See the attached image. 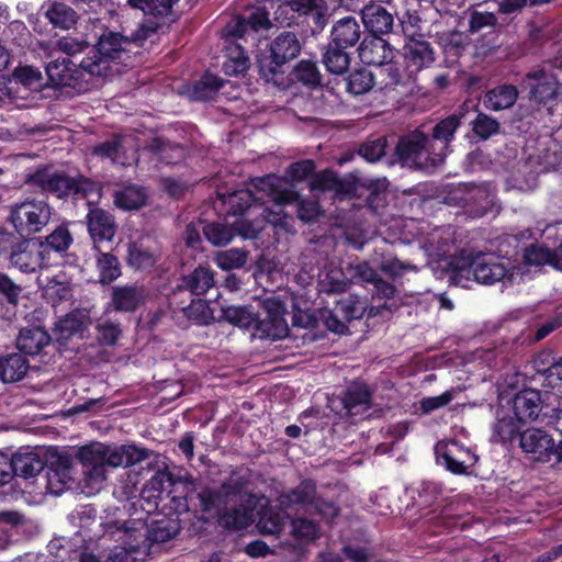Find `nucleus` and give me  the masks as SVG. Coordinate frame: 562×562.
<instances>
[{
	"mask_svg": "<svg viewBox=\"0 0 562 562\" xmlns=\"http://www.w3.org/2000/svg\"><path fill=\"white\" fill-rule=\"evenodd\" d=\"M21 292V285L15 283L7 273L0 272V296L5 303L13 306L18 305Z\"/></svg>",
	"mask_w": 562,
	"mask_h": 562,
	"instance_id": "774afa93",
	"label": "nucleus"
},
{
	"mask_svg": "<svg viewBox=\"0 0 562 562\" xmlns=\"http://www.w3.org/2000/svg\"><path fill=\"white\" fill-rule=\"evenodd\" d=\"M245 490L246 481L241 477L225 480L217 487L202 486L194 499L203 512L214 514L217 527L237 532L254 522V506L243 499Z\"/></svg>",
	"mask_w": 562,
	"mask_h": 562,
	"instance_id": "f257e3e1",
	"label": "nucleus"
},
{
	"mask_svg": "<svg viewBox=\"0 0 562 562\" xmlns=\"http://www.w3.org/2000/svg\"><path fill=\"white\" fill-rule=\"evenodd\" d=\"M318 317L324 326L331 333L345 335L349 331L348 325H345L339 313H336V306L322 307L318 310Z\"/></svg>",
	"mask_w": 562,
	"mask_h": 562,
	"instance_id": "052dcab7",
	"label": "nucleus"
},
{
	"mask_svg": "<svg viewBox=\"0 0 562 562\" xmlns=\"http://www.w3.org/2000/svg\"><path fill=\"white\" fill-rule=\"evenodd\" d=\"M519 92L516 86L510 83L498 85L484 94L483 104L490 111L510 109L518 100Z\"/></svg>",
	"mask_w": 562,
	"mask_h": 562,
	"instance_id": "473e14b6",
	"label": "nucleus"
},
{
	"mask_svg": "<svg viewBox=\"0 0 562 562\" xmlns=\"http://www.w3.org/2000/svg\"><path fill=\"white\" fill-rule=\"evenodd\" d=\"M248 255L249 252L243 248L221 250L215 254L214 262L224 271L240 269L246 265Z\"/></svg>",
	"mask_w": 562,
	"mask_h": 562,
	"instance_id": "5fc2aeb1",
	"label": "nucleus"
},
{
	"mask_svg": "<svg viewBox=\"0 0 562 562\" xmlns=\"http://www.w3.org/2000/svg\"><path fill=\"white\" fill-rule=\"evenodd\" d=\"M536 378L543 387L557 389L562 386V356L552 349H543L532 359Z\"/></svg>",
	"mask_w": 562,
	"mask_h": 562,
	"instance_id": "6ab92c4d",
	"label": "nucleus"
},
{
	"mask_svg": "<svg viewBox=\"0 0 562 562\" xmlns=\"http://www.w3.org/2000/svg\"><path fill=\"white\" fill-rule=\"evenodd\" d=\"M72 241L74 238L68 227L59 225L45 237L44 241L38 240V244L41 245V249L44 251V255L49 250L64 254L69 249Z\"/></svg>",
	"mask_w": 562,
	"mask_h": 562,
	"instance_id": "8fccbe9b",
	"label": "nucleus"
},
{
	"mask_svg": "<svg viewBox=\"0 0 562 562\" xmlns=\"http://www.w3.org/2000/svg\"><path fill=\"white\" fill-rule=\"evenodd\" d=\"M373 392L363 381H352L340 395L329 400V407L340 416L357 417L372 408Z\"/></svg>",
	"mask_w": 562,
	"mask_h": 562,
	"instance_id": "ddd939ff",
	"label": "nucleus"
},
{
	"mask_svg": "<svg viewBox=\"0 0 562 562\" xmlns=\"http://www.w3.org/2000/svg\"><path fill=\"white\" fill-rule=\"evenodd\" d=\"M224 83L225 80L221 77L206 71L192 85L189 95L194 101L212 100Z\"/></svg>",
	"mask_w": 562,
	"mask_h": 562,
	"instance_id": "37998d69",
	"label": "nucleus"
},
{
	"mask_svg": "<svg viewBox=\"0 0 562 562\" xmlns=\"http://www.w3.org/2000/svg\"><path fill=\"white\" fill-rule=\"evenodd\" d=\"M322 61L329 74L345 76L349 71L351 57L346 48L328 43L322 55Z\"/></svg>",
	"mask_w": 562,
	"mask_h": 562,
	"instance_id": "ea45409f",
	"label": "nucleus"
},
{
	"mask_svg": "<svg viewBox=\"0 0 562 562\" xmlns=\"http://www.w3.org/2000/svg\"><path fill=\"white\" fill-rule=\"evenodd\" d=\"M518 447L526 454H532L538 462L549 463L552 461L553 437L543 428L527 426Z\"/></svg>",
	"mask_w": 562,
	"mask_h": 562,
	"instance_id": "aec40b11",
	"label": "nucleus"
},
{
	"mask_svg": "<svg viewBox=\"0 0 562 562\" xmlns=\"http://www.w3.org/2000/svg\"><path fill=\"white\" fill-rule=\"evenodd\" d=\"M223 205L226 206L227 214L238 216L250 212L252 209H261L263 200L255 196L252 191L248 189L237 190L225 194H220Z\"/></svg>",
	"mask_w": 562,
	"mask_h": 562,
	"instance_id": "2f4dec72",
	"label": "nucleus"
},
{
	"mask_svg": "<svg viewBox=\"0 0 562 562\" xmlns=\"http://www.w3.org/2000/svg\"><path fill=\"white\" fill-rule=\"evenodd\" d=\"M132 42L119 32H104L97 43L90 48L87 56L82 57V67L90 78L106 74L110 61L120 59L122 53L128 50Z\"/></svg>",
	"mask_w": 562,
	"mask_h": 562,
	"instance_id": "423d86ee",
	"label": "nucleus"
},
{
	"mask_svg": "<svg viewBox=\"0 0 562 562\" xmlns=\"http://www.w3.org/2000/svg\"><path fill=\"white\" fill-rule=\"evenodd\" d=\"M250 67V60L247 52L240 44L227 47V54L222 69L226 76H238L245 74Z\"/></svg>",
	"mask_w": 562,
	"mask_h": 562,
	"instance_id": "de8ad7c7",
	"label": "nucleus"
},
{
	"mask_svg": "<svg viewBox=\"0 0 562 562\" xmlns=\"http://www.w3.org/2000/svg\"><path fill=\"white\" fill-rule=\"evenodd\" d=\"M265 317L258 314L256 331L261 338L282 339L289 334V326L285 319V303L278 297H270L263 301Z\"/></svg>",
	"mask_w": 562,
	"mask_h": 562,
	"instance_id": "dca6fc26",
	"label": "nucleus"
},
{
	"mask_svg": "<svg viewBox=\"0 0 562 562\" xmlns=\"http://www.w3.org/2000/svg\"><path fill=\"white\" fill-rule=\"evenodd\" d=\"M221 319L239 328L248 329L254 327L256 329L258 313L251 305L222 306Z\"/></svg>",
	"mask_w": 562,
	"mask_h": 562,
	"instance_id": "58836bf2",
	"label": "nucleus"
},
{
	"mask_svg": "<svg viewBox=\"0 0 562 562\" xmlns=\"http://www.w3.org/2000/svg\"><path fill=\"white\" fill-rule=\"evenodd\" d=\"M30 368L29 360L20 353L0 357V380L3 383L21 381Z\"/></svg>",
	"mask_w": 562,
	"mask_h": 562,
	"instance_id": "4c0bfd02",
	"label": "nucleus"
},
{
	"mask_svg": "<svg viewBox=\"0 0 562 562\" xmlns=\"http://www.w3.org/2000/svg\"><path fill=\"white\" fill-rule=\"evenodd\" d=\"M361 20L369 35L389 34L394 25V19L381 4H367L361 10Z\"/></svg>",
	"mask_w": 562,
	"mask_h": 562,
	"instance_id": "bb28decb",
	"label": "nucleus"
},
{
	"mask_svg": "<svg viewBox=\"0 0 562 562\" xmlns=\"http://www.w3.org/2000/svg\"><path fill=\"white\" fill-rule=\"evenodd\" d=\"M286 83L274 85L279 89H286L294 83H302L308 88H316L321 86L322 75L315 61L310 59H302L293 67L286 70Z\"/></svg>",
	"mask_w": 562,
	"mask_h": 562,
	"instance_id": "cd10ccee",
	"label": "nucleus"
},
{
	"mask_svg": "<svg viewBox=\"0 0 562 562\" xmlns=\"http://www.w3.org/2000/svg\"><path fill=\"white\" fill-rule=\"evenodd\" d=\"M302 47L297 33L288 30L278 32L257 55L259 77L267 83L285 85L286 70L300 56Z\"/></svg>",
	"mask_w": 562,
	"mask_h": 562,
	"instance_id": "7ed1b4c3",
	"label": "nucleus"
},
{
	"mask_svg": "<svg viewBox=\"0 0 562 562\" xmlns=\"http://www.w3.org/2000/svg\"><path fill=\"white\" fill-rule=\"evenodd\" d=\"M357 50L360 60L364 65L378 66L381 75L387 74L390 79L384 82L383 88L396 86L400 82L398 69L390 64L393 58L392 48L381 35H366Z\"/></svg>",
	"mask_w": 562,
	"mask_h": 562,
	"instance_id": "9d476101",
	"label": "nucleus"
},
{
	"mask_svg": "<svg viewBox=\"0 0 562 562\" xmlns=\"http://www.w3.org/2000/svg\"><path fill=\"white\" fill-rule=\"evenodd\" d=\"M562 326V307H558L554 314L542 323L531 336L517 337L512 342H503L490 352L488 361H494L490 366L495 370H501L509 363H515L517 357L522 351V346L527 342L531 345L544 339L549 334Z\"/></svg>",
	"mask_w": 562,
	"mask_h": 562,
	"instance_id": "6e6552de",
	"label": "nucleus"
},
{
	"mask_svg": "<svg viewBox=\"0 0 562 562\" xmlns=\"http://www.w3.org/2000/svg\"><path fill=\"white\" fill-rule=\"evenodd\" d=\"M468 115L469 110L463 104L456 112L436 123L431 133H427V138L434 146L435 153L442 156V162L447 157L451 142L454 139L457 130L468 121Z\"/></svg>",
	"mask_w": 562,
	"mask_h": 562,
	"instance_id": "f3484780",
	"label": "nucleus"
},
{
	"mask_svg": "<svg viewBox=\"0 0 562 562\" xmlns=\"http://www.w3.org/2000/svg\"><path fill=\"white\" fill-rule=\"evenodd\" d=\"M359 179L349 173L340 178L333 169H324L315 175L308 181L311 192L333 193V196L339 200L352 199L357 195Z\"/></svg>",
	"mask_w": 562,
	"mask_h": 562,
	"instance_id": "4468645a",
	"label": "nucleus"
},
{
	"mask_svg": "<svg viewBox=\"0 0 562 562\" xmlns=\"http://www.w3.org/2000/svg\"><path fill=\"white\" fill-rule=\"evenodd\" d=\"M387 146L389 143L385 136L369 137L358 145L357 154L367 162L384 161L386 164Z\"/></svg>",
	"mask_w": 562,
	"mask_h": 562,
	"instance_id": "09e8293b",
	"label": "nucleus"
},
{
	"mask_svg": "<svg viewBox=\"0 0 562 562\" xmlns=\"http://www.w3.org/2000/svg\"><path fill=\"white\" fill-rule=\"evenodd\" d=\"M257 233L258 228L254 226V223L243 218L237 220L231 226L221 222H205L202 226L204 238L215 247L226 246L237 235L245 238H254Z\"/></svg>",
	"mask_w": 562,
	"mask_h": 562,
	"instance_id": "a211bd4d",
	"label": "nucleus"
},
{
	"mask_svg": "<svg viewBox=\"0 0 562 562\" xmlns=\"http://www.w3.org/2000/svg\"><path fill=\"white\" fill-rule=\"evenodd\" d=\"M25 182L58 199L70 195L87 198L89 192L92 191V182L88 178H71L65 172L52 171L49 167H40L27 173Z\"/></svg>",
	"mask_w": 562,
	"mask_h": 562,
	"instance_id": "39448f33",
	"label": "nucleus"
},
{
	"mask_svg": "<svg viewBox=\"0 0 562 562\" xmlns=\"http://www.w3.org/2000/svg\"><path fill=\"white\" fill-rule=\"evenodd\" d=\"M50 340V335L43 327L27 326L20 329L16 347L25 355L36 356L49 345Z\"/></svg>",
	"mask_w": 562,
	"mask_h": 562,
	"instance_id": "7c9ffc66",
	"label": "nucleus"
},
{
	"mask_svg": "<svg viewBox=\"0 0 562 562\" xmlns=\"http://www.w3.org/2000/svg\"><path fill=\"white\" fill-rule=\"evenodd\" d=\"M214 285V272L209 267L199 266L192 272L183 274L178 284L179 290L189 291L200 296L205 294Z\"/></svg>",
	"mask_w": 562,
	"mask_h": 562,
	"instance_id": "72a5a7b5",
	"label": "nucleus"
},
{
	"mask_svg": "<svg viewBox=\"0 0 562 562\" xmlns=\"http://www.w3.org/2000/svg\"><path fill=\"white\" fill-rule=\"evenodd\" d=\"M181 529L180 520L164 516L151 521L147 539L151 543H164L176 537Z\"/></svg>",
	"mask_w": 562,
	"mask_h": 562,
	"instance_id": "79ce46f5",
	"label": "nucleus"
},
{
	"mask_svg": "<svg viewBox=\"0 0 562 562\" xmlns=\"http://www.w3.org/2000/svg\"><path fill=\"white\" fill-rule=\"evenodd\" d=\"M98 340L102 346H114L117 344L122 329L120 324L106 321L97 325Z\"/></svg>",
	"mask_w": 562,
	"mask_h": 562,
	"instance_id": "338daca9",
	"label": "nucleus"
},
{
	"mask_svg": "<svg viewBox=\"0 0 562 562\" xmlns=\"http://www.w3.org/2000/svg\"><path fill=\"white\" fill-rule=\"evenodd\" d=\"M82 65V58L77 60L75 54L50 60L45 67L49 85L54 88H71L76 93L86 92L91 78Z\"/></svg>",
	"mask_w": 562,
	"mask_h": 562,
	"instance_id": "1a4fd4ad",
	"label": "nucleus"
},
{
	"mask_svg": "<svg viewBox=\"0 0 562 562\" xmlns=\"http://www.w3.org/2000/svg\"><path fill=\"white\" fill-rule=\"evenodd\" d=\"M181 484L183 485V496H172L171 501L175 503V508L178 512H193V517L190 520L187 530L190 536L199 538L209 537L217 527L213 513L203 512L198 505L194 496L202 487L201 482L193 476H187Z\"/></svg>",
	"mask_w": 562,
	"mask_h": 562,
	"instance_id": "0eeeda50",
	"label": "nucleus"
},
{
	"mask_svg": "<svg viewBox=\"0 0 562 562\" xmlns=\"http://www.w3.org/2000/svg\"><path fill=\"white\" fill-rule=\"evenodd\" d=\"M405 58L416 70L429 67L434 60V50L430 43L412 38L405 46Z\"/></svg>",
	"mask_w": 562,
	"mask_h": 562,
	"instance_id": "a18cd8bd",
	"label": "nucleus"
},
{
	"mask_svg": "<svg viewBox=\"0 0 562 562\" xmlns=\"http://www.w3.org/2000/svg\"><path fill=\"white\" fill-rule=\"evenodd\" d=\"M44 15L55 29L69 30L77 23L76 11L64 2H48L42 5Z\"/></svg>",
	"mask_w": 562,
	"mask_h": 562,
	"instance_id": "e433bc0d",
	"label": "nucleus"
},
{
	"mask_svg": "<svg viewBox=\"0 0 562 562\" xmlns=\"http://www.w3.org/2000/svg\"><path fill=\"white\" fill-rule=\"evenodd\" d=\"M442 164V156L435 153L427 138V133L415 130L402 135L393 151L386 158L387 166L400 165L416 170H430Z\"/></svg>",
	"mask_w": 562,
	"mask_h": 562,
	"instance_id": "20e7f679",
	"label": "nucleus"
},
{
	"mask_svg": "<svg viewBox=\"0 0 562 562\" xmlns=\"http://www.w3.org/2000/svg\"><path fill=\"white\" fill-rule=\"evenodd\" d=\"M160 258L158 249L148 239L138 238L127 244L126 265L136 271L150 270Z\"/></svg>",
	"mask_w": 562,
	"mask_h": 562,
	"instance_id": "a878e982",
	"label": "nucleus"
},
{
	"mask_svg": "<svg viewBox=\"0 0 562 562\" xmlns=\"http://www.w3.org/2000/svg\"><path fill=\"white\" fill-rule=\"evenodd\" d=\"M182 311L183 315L196 325H210L214 321L213 310L203 299H193Z\"/></svg>",
	"mask_w": 562,
	"mask_h": 562,
	"instance_id": "4d7b16f0",
	"label": "nucleus"
},
{
	"mask_svg": "<svg viewBox=\"0 0 562 562\" xmlns=\"http://www.w3.org/2000/svg\"><path fill=\"white\" fill-rule=\"evenodd\" d=\"M560 85L558 72L541 67L529 70L522 77V86L529 89V100L546 108L549 115L553 114L557 105Z\"/></svg>",
	"mask_w": 562,
	"mask_h": 562,
	"instance_id": "9b49d317",
	"label": "nucleus"
},
{
	"mask_svg": "<svg viewBox=\"0 0 562 562\" xmlns=\"http://www.w3.org/2000/svg\"><path fill=\"white\" fill-rule=\"evenodd\" d=\"M13 477L34 479L45 470V462L35 452H16L11 458Z\"/></svg>",
	"mask_w": 562,
	"mask_h": 562,
	"instance_id": "c9c22d12",
	"label": "nucleus"
},
{
	"mask_svg": "<svg viewBox=\"0 0 562 562\" xmlns=\"http://www.w3.org/2000/svg\"><path fill=\"white\" fill-rule=\"evenodd\" d=\"M362 35L361 26L353 16H345L335 22L330 31V42L342 48L355 47Z\"/></svg>",
	"mask_w": 562,
	"mask_h": 562,
	"instance_id": "c85d7f7f",
	"label": "nucleus"
},
{
	"mask_svg": "<svg viewBox=\"0 0 562 562\" xmlns=\"http://www.w3.org/2000/svg\"><path fill=\"white\" fill-rule=\"evenodd\" d=\"M346 91L352 95H361L369 92L375 86V75L361 66L348 71L344 76Z\"/></svg>",
	"mask_w": 562,
	"mask_h": 562,
	"instance_id": "a19ab883",
	"label": "nucleus"
},
{
	"mask_svg": "<svg viewBox=\"0 0 562 562\" xmlns=\"http://www.w3.org/2000/svg\"><path fill=\"white\" fill-rule=\"evenodd\" d=\"M145 301L146 290L137 282L114 285L111 289L110 304L115 312L134 313L145 304Z\"/></svg>",
	"mask_w": 562,
	"mask_h": 562,
	"instance_id": "5701e85b",
	"label": "nucleus"
},
{
	"mask_svg": "<svg viewBox=\"0 0 562 562\" xmlns=\"http://www.w3.org/2000/svg\"><path fill=\"white\" fill-rule=\"evenodd\" d=\"M465 123L472 126V133L480 140H487L501 132L499 122L483 112H477L474 119Z\"/></svg>",
	"mask_w": 562,
	"mask_h": 562,
	"instance_id": "603ef678",
	"label": "nucleus"
},
{
	"mask_svg": "<svg viewBox=\"0 0 562 562\" xmlns=\"http://www.w3.org/2000/svg\"><path fill=\"white\" fill-rule=\"evenodd\" d=\"M292 533L295 539L311 542L318 538V525L306 518H296L292 521Z\"/></svg>",
	"mask_w": 562,
	"mask_h": 562,
	"instance_id": "0e129e2a",
	"label": "nucleus"
},
{
	"mask_svg": "<svg viewBox=\"0 0 562 562\" xmlns=\"http://www.w3.org/2000/svg\"><path fill=\"white\" fill-rule=\"evenodd\" d=\"M543 402L541 392L533 389H524L515 394L512 402V413L526 426L537 420L542 412Z\"/></svg>",
	"mask_w": 562,
	"mask_h": 562,
	"instance_id": "393cba45",
	"label": "nucleus"
},
{
	"mask_svg": "<svg viewBox=\"0 0 562 562\" xmlns=\"http://www.w3.org/2000/svg\"><path fill=\"white\" fill-rule=\"evenodd\" d=\"M290 502L297 505H314L316 498V484L311 479H305L292 488L288 495Z\"/></svg>",
	"mask_w": 562,
	"mask_h": 562,
	"instance_id": "13d9d810",
	"label": "nucleus"
},
{
	"mask_svg": "<svg viewBox=\"0 0 562 562\" xmlns=\"http://www.w3.org/2000/svg\"><path fill=\"white\" fill-rule=\"evenodd\" d=\"M122 147V136L120 134H114L111 138L94 145L92 148V154L102 159L109 158L113 161H116L117 155Z\"/></svg>",
	"mask_w": 562,
	"mask_h": 562,
	"instance_id": "e2e57ef3",
	"label": "nucleus"
},
{
	"mask_svg": "<svg viewBox=\"0 0 562 562\" xmlns=\"http://www.w3.org/2000/svg\"><path fill=\"white\" fill-rule=\"evenodd\" d=\"M335 306L336 313H339L345 325L362 318L368 308L367 300L356 294L340 297L335 302Z\"/></svg>",
	"mask_w": 562,
	"mask_h": 562,
	"instance_id": "c03bdc74",
	"label": "nucleus"
},
{
	"mask_svg": "<svg viewBox=\"0 0 562 562\" xmlns=\"http://www.w3.org/2000/svg\"><path fill=\"white\" fill-rule=\"evenodd\" d=\"M94 249L98 281L102 285H110L122 276L121 261L111 251H102L98 246Z\"/></svg>",
	"mask_w": 562,
	"mask_h": 562,
	"instance_id": "f704fd0d",
	"label": "nucleus"
},
{
	"mask_svg": "<svg viewBox=\"0 0 562 562\" xmlns=\"http://www.w3.org/2000/svg\"><path fill=\"white\" fill-rule=\"evenodd\" d=\"M324 214L317 199L300 198L296 204L297 218L304 223H313Z\"/></svg>",
	"mask_w": 562,
	"mask_h": 562,
	"instance_id": "680f3d73",
	"label": "nucleus"
},
{
	"mask_svg": "<svg viewBox=\"0 0 562 562\" xmlns=\"http://www.w3.org/2000/svg\"><path fill=\"white\" fill-rule=\"evenodd\" d=\"M525 261L531 266L550 265L562 271V261L557 258L555 249L546 246L530 245L524 252Z\"/></svg>",
	"mask_w": 562,
	"mask_h": 562,
	"instance_id": "3c124183",
	"label": "nucleus"
},
{
	"mask_svg": "<svg viewBox=\"0 0 562 562\" xmlns=\"http://www.w3.org/2000/svg\"><path fill=\"white\" fill-rule=\"evenodd\" d=\"M434 452L436 463L456 475L467 474L468 468L477 461V457L457 440L438 441Z\"/></svg>",
	"mask_w": 562,
	"mask_h": 562,
	"instance_id": "2eb2a0df",
	"label": "nucleus"
},
{
	"mask_svg": "<svg viewBox=\"0 0 562 562\" xmlns=\"http://www.w3.org/2000/svg\"><path fill=\"white\" fill-rule=\"evenodd\" d=\"M69 519L75 527L80 529L79 532L90 530V526L97 519V509L90 504L81 505L69 515Z\"/></svg>",
	"mask_w": 562,
	"mask_h": 562,
	"instance_id": "69168bd1",
	"label": "nucleus"
},
{
	"mask_svg": "<svg viewBox=\"0 0 562 562\" xmlns=\"http://www.w3.org/2000/svg\"><path fill=\"white\" fill-rule=\"evenodd\" d=\"M86 329L83 315L80 312H70L58 321L55 327L57 340H68Z\"/></svg>",
	"mask_w": 562,
	"mask_h": 562,
	"instance_id": "864d4df0",
	"label": "nucleus"
},
{
	"mask_svg": "<svg viewBox=\"0 0 562 562\" xmlns=\"http://www.w3.org/2000/svg\"><path fill=\"white\" fill-rule=\"evenodd\" d=\"M526 427L514 413H498L491 427V442L508 447L518 446Z\"/></svg>",
	"mask_w": 562,
	"mask_h": 562,
	"instance_id": "4be33fe9",
	"label": "nucleus"
},
{
	"mask_svg": "<svg viewBox=\"0 0 562 562\" xmlns=\"http://www.w3.org/2000/svg\"><path fill=\"white\" fill-rule=\"evenodd\" d=\"M42 477L45 481V488L47 493L59 495L67 482L70 480V474L48 468L45 463L44 473Z\"/></svg>",
	"mask_w": 562,
	"mask_h": 562,
	"instance_id": "bf43d9fd",
	"label": "nucleus"
},
{
	"mask_svg": "<svg viewBox=\"0 0 562 562\" xmlns=\"http://www.w3.org/2000/svg\"><path fill=\"white\" fill-rule=\"evenodd\" d=\"M10 263L24 273L35 272L45 260L44 251L36 239H16L9 255Z\"/></svg>",
	"mask_w": 562,
	"mask_h": 562,
	"instance_id": "412c9836",
	"label": "nucleus"
},
{
	"mask_svg": "<svg viewBox=\"0 0 562 562\" xmlns=\"http://www.w3.org/2000/svg\"><path fill=\"white\" fill-rule=\"evenodd\" d=\"M88 233L94 244L111 241L117 231L114 215L101 207H90L86 216Z\"/></svg>",
	"mask_w": 562,
	"mask_h": 562,
	"instance_id": "b1692460",
	"label": "nucleus"
},
{
	"mask_svg": "<svg viewBox=\"0 0 562 562\" xmlns=\"http://www.w3.org/2000/svg\"><path fill=\"white\" fill-rule=\"evenodd\" d=\"M146 202L147 194L140 186L128 184L114 193V204L125 211L139 210Z\"/></svg>",
	"mask_w": 562,
	"mask_h": 562,
	"instance_id": "49530a36",
	"label": "nucleus"
},
{
	"mask_svg": "<svg viewBox=\"0 0 562 562\" xmlns=\"http://www.w3.org/2000/svg\"><path fill=\"white\" fill-rule=\"evenodd\" d=\"M77 458L83 467V473L89 483H101L106 479V464L94 446L81 447L77 452Z\"/></svg>",
	"mask_w": 562,
	"mask_h": 562,
	"instance_id": "c756f323",
	"label": "nucleus"
},
{
	"mask_svg": "<svg viewBox=\"0 0 562 562\" xmlns=\"http://www.w3.org/2000/svg\"><path fill=\"white\" fill-rule=\"evenodd\" d=\"M443 271L448 274L450 284L467 289L472 281L494 284L503 280L507 268L490 254H473L461 249L449 257Z\"/></svg>",
	"mask_w": 562,
	"mask_h": 562,
	"instance_id": "f03ea898",
	"label": "nucleus"
},
{
	"mask_svg": "<svg viewBox=\"0 0 562 562\" xmlns=\"http://www.w3.org/2000/svg\"><path fill=\"white\" fill-rule=\"evenodd\" d=\"M179 0H127L133 8L155 18H167L172 14V7Z\"/></svg>",
	"mask_w": 562,
	"mask_h": 562,
	"instance_id": "6e6d98bb",
	"label": "nucleus"
},
{
	"mask_svg": "<svg viewBox=\"0 0 562 562\" xmlns=\"http://www.w3.org/2000/svg\"><path fill=\"white\" fill-rule=\"evenodd\" d=\"M50 211L49 204L44 200H26L11 210L10 221L21 237H27L47 225Z\"/></svg>",
	"mask_w": 562,
	"mask_h": 562,
	"instance_id": "f8f14e48",
	"label": "nucleus"
}]
</instances>
